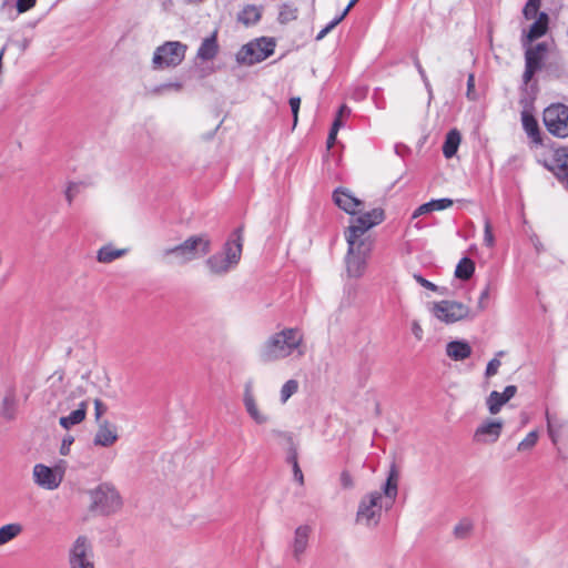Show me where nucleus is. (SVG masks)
I'll return each instance as SVG.
<instances>
[{"label":"nucleus","mask_w":568,"mask_h":568,"mask_svg":"<svg viewBox=\"0 0 568 568\" xmlns=\"http://www.w3.org/2000/svg\"><path fill=\"white\" fill-rule=\"evenodd\" d=\"M398 494V471L393 466L379 489L365 493L358 500L355 523L362 527L376 528L384 511L390 509Z\"/></svg>","instance_id":"obj_1"},{"label":"nucleus","mask_w":568,"mask_h":568,"mask_svg":"<svg viewBox=\"0 0 568 568\" xmlns=\"http://www.w3.org/2000/svg\"><path fill=\"white\" fill-rule=\"evenodd\" d=\"M305 355L304 334L301 329L286 327L271 334L258 347L257 356L262 363H275L288 357L301 358Z\"/></svg>","instance_id":"obj_2"},{"label":"nucleus","mask_w":568,"mask_h":568,"mask_svg":"<svg viewBox=\"0 0 568 568\" xmlns=\"http://www.w3.org/2000/svg\"><path fill=\"white\" fill-rule=\"evenodd\" d=\"M384 211L379 207L359 214L353 219L344 232L348 253L371 255L374 239L369 230L384 221Z\"/></svg>","instance_id":"obj_3"},{"label":"nucleus","mask_w":568,"mask_h":568,"mask_svg":"<svg viewBox=\"0 0 568 568\" xmlns=\"http://www.w3.org/2000/svg\"><path fill=\"white\" fill-rule=\"evenodd\" d=\"M243 244V230L239 227L232 232L221 251L205 261L207 271L217 276H223L233 271L241 261Z\"/></svg>","instance_id":"obj_4"},{"label":"nucleus","mask_w":568,"mask_h":568,"mask_svg":"<svg viewBox=\"0 0 568 568\" xmlns=\"http://www.w3.org/2000/svg\"><path fill=\"white\" fill-rule=\"evenodd\" d=\"M210 250L211 239L206 234H197L176 246L165 248L162 254L164 258L184 265L205 256Z\"/></svg>","instance_id":"obj_5"},{"label":"nucleus","mask_w":568,"mask_h":568,"mask_svg":"<svg viewBox=\"0 0 568 568\" xmlns=\"http://www.w3.org/2000/svg\"><path fill=\"white\" fill-rule=\"evenodd\" d=\"M427 311L436 321L446 325L474 320L476 316L469 305L455 300L429 302Z\"/></svg>","instance_id":"obj_6"},{"label":"nucleus","mask_w":568,"mask_h":568,"mask_svg":"<svg viewBox=\"0 0 568 568\" xmlns=\"http://www.w3.org/2000/svg\"><path fill=\"white\" fill-rule=\"evenodd\" d=\"M69 568H97L95 554L92 540L84 536H78L68 548Z\"/></svg>","instance_id":"obj_7"},{"label":"nucleus","mask_w":568,"mask_h":568,"mask_svg":"<svg viewBox=\"0 0 568 568\" xmlns=\"http://www.w3.org/2000/svg\"><path fill=\"white\" fill-rule=\"evenodd\" d=\"M187 47L180 41H166L159 45L152 57L154 70L175 68L185 58Z\"/></svg>","instance_id":"obj_8"},{"label":"nucleus","mask_w":568,"mask_h":568,"mask_svg":"<svg viewBox=\"0 0 568 568\" xmlns=\"http://www.w3.org/2000/svg\"><path fill=\"white\" fill-rule=\"evenodd\" d=\"M64 474V462H60L53 467L38 463L32 467V481L39 488L52 491L60 487L63 481Z\"/></svg>","instance_id":"obj_9"},{"label":"nucleus","mask_w":568,"mask_h":568,"mask_svg":"<svg viewBox=\"0 0 568 568\" xmlns=\"http://www.w3.org/2000/svg\"><path fill=\"white\" fill-rule=\"evenodd\" d=\"M90 496L93 506L104 515L118 513L123 504L116 488L108 483H103L91 490Z\"/></svg>","instance_id":"obj_10"},{"label":"nucleus","mask_w":568,"mask_h":568,"mask_svg":"<svg viewBox=\"0 0 568 568\" xmlns=\"http://www.w3.org/2000/svg\"><path fill=\"white\" fill-rule=\"evenodd\" d=\"M275 43L272 39L261 38L244 44L236 53V61L252 65L273 54Z\"/></svg>","instance_id":"obj_11"},{"label":"nucleus","mask_w":568,"mask_h":568,"mask_svg":"<svg viewBox=\"0 0 568 568\" xmlns=\"http://www.w3.org/2000/svg\"><path fill=\"white\" fill-rule=\"evenodd\" d=\"M242 402L247 416L255 425L263 426L272 420L271 414L256 397L251 381L244 384Z\"/></svg>","instance_id":"obj_12"},{"label":"nucleus","mask_w":568,"mask_h":568,"mask_svg":"<svg viewBox=\"0 0 568 568\" xmlns=\"http://www.w3.org/2000/svg\"><path fill=\"white\" fill-rule=\"evenodd\" d=\"M544 123L552 135L558 138L568 136V106L556 103L546 108Z\"/></svg>","instance_id":"obj_13"},{"label":"nucleus","mask_w":568,"mask_h":568,"mask_svg":"<svg viewBox=\"0 0 568 568\" xmlns=\"http://www.w3.org/2000/svg\"><path fill=\"white\" fill-rule=\"evenodd\" d=\"M525 71L523 74L524 83L527 84L534 74L542 68L544 60L548 52L546 42L536 45L528 44L525 47Z\"/></svg>","instance_id":"obj_14"},{"label":"nucleus","mask_w":568,"mask_h":568,"mask_svg":"<svg viewBox=\"0 0 568 568\" xmlns=\"http://www.w3.org/2000/svg\"><path fill=\"white\" fill-rule=\"evenodd\" d=\"M504 422L500 418H486L475 429L473 440L480 445L495 444L503 433Z\"/></svg>","instance_id":"obj_15"},{"label":"nucleus","mask_w":568,"mask_h":568,"mask_svg":"<svg viewBox=\"0 0 568 568\" xmlns=\"http://www.w3.org/2000/svg\"><path fill=\"white\" fill-rule=\"evenodd\" d=\"M120 438L119 428L109 419L99 420L97 429L92 437V444L95 447L110 448Z\"/></svg>","instance_id":"obj_16"},{"label":"nucleus","mask_w":568,"mask_h":568,"mask_svg":"<svg viewBox=\"0 0 568 568\" xmlns=\"http://www.w3.org/2000/svg\"><path fill=\"white\" fill-rule=\"evenodd\" d=\"M312 534L313 528L310 525H300L295 528L290 546L295 562H302L305 557Z\"/></svg>","instance_id":"obj_17"},{"label":"nucleus","mask_w":568,"mask_h":568,"mask_svg":"<svg viewBox=\"0 0 568 568\" xmlns=\"http://www.w3.org/2000/svg\"><path fill=\"white\" fill-rule=\"evenodd\" d=\"M333 201L341 210L351 215L359 214L364 209L363 201L348 189H336L333 193Z\"/></svg>","instance_id":"obj_18"},{"label":"nucleus","mask_w":568,"mask_h":568,"mask_svg":"<svg viewBox=\"0 0 568 568\" xmlns=\"http://www.w3.org/2000/svg\"><path fill=\"white\" fill-rule=\"evenodd\" d=\"M517 393L514 385L507 386L504 392L493 390L486 398V406L490 415H497L503 406L507 404Z\"/></svg>","instance_id":"obj_19"},{"label":"nucleus","mask_w":568,"mask_h":568,"mask_svg":"<svg viewBox=\"0 0 568 568\" xmlns=\"http://www.w3.org/2000/svg\"><path fill=\"white\" fill-rule=\"evenodd\" d=\"M369 255L348 253L345 254V268L348 277L358 278L364 275Z\"/></svg>","instance_id":"obj_20"},{"label":"nucleus","mask_w":568,"mask_h":568,"mask_svg":"<svg viewBox=\"0 0 568 568\" xmlns=\"http://www.w3.org/2000/svg\"><path fill=\"white\" fill-rule=\"evenodd\" d=\"M548 16L545 12L538 14L537 20L530 26L528 32L524 34L521 42L524 47L530 44L534 40L541 38L548 30Z\"/></svg>","instance_id":"obj_21"},{"label":"nucleus","mask_w":568,"mask_h":568,"mask_svg":"<svg viewBox=\"0 0 568 568\" xmlns=\"http://www.w3.org/2000/svg\"><path fill=\"white\" fill-rule=\"evenodd\" d=\"M128 247H116L112 243L102 245L97 251V261L101 264H110L115 260L122 258L129 253Z\"/></svg>","instance_id":"obj_22"},{"label":"nucleus","mask_w":568,"mask_h":568,"mask_svg":"<svg viewBox=\"0 0 568 568\" xmlns=\"http://www.w3.org/2000/svg\"><path fill=\"white\" fill-rule=\"evenodd\" d=\"M446 355L455 362L467 359L471 355V346L464 339H456L447 343Z\"/></svg>","instance_id":"obj_23"},{"label":"nucleus","mask_w":568,"mask_h":568,"mask_svg":"<svg viewBox=\"0 0 568 568\" xmlns=\"http://www.w3.org/2000/svg\"><path fill=\"white\" fill-rule=\"evenodd\" d=\"M88 403L82 400L78 404L77 408L67 416H61L59 424L64 429H70L72 426L82 423L87 416Z\"/></svg>","instance_id":"obj_24"},{"label":"nucleus","mask_w":568,"mask_h":568,"mask_svg":"<svg viewBox=\"0 0 568 568\" xmlns=\"http://www.w3.org/2000/svg\"><path fill=\"white\" fill-rule=\"evenodd\" d=\"M219 52L216 32L205 38L197 49L196 57L203 61L213 60Z\"/></svg>","instance_id":"obj_25"},{"label":"nucleus","mask_w":568,"mask_h":568,"mask_svg":"<svg viewBox=\"0 0 568 568\" xmlns=\"http://www.w3.org/2000/svg\"><path fill=\"white\" fill-rule=\"evenodd\" d=\"M521 123L525 132L532 140V142L540 143L541 138L538 122L529 111L524 110L521 112Z\"/></svg>","instance_id":"obj_26"},{"label":"nucleus","mask_w":568,"mask_h":568,"mask_svg":"<svg viewBox=\"0 0 568 568\" xmlns=\"http://www.w3.org/2000/svg\"><path fill=\"white\" fill-rule=\"evenodd\" d=\"M546 420H547V433H548V436L550 437L551 443L555 446H558L559 440H560L561 435H562V430L566 427V422L554 420L548 412L546 413Z\"/></svg>","instance_id":"obj_27"},{"label":"nucleus","mask_w":568,"mask_h":568,"mask_svg":"<svg viewBox=\"0 0 568 568\" xmlns=\"http://www.w3.org/2000/svg\"><path fill=\"white\" fill-rule=\"evenodd\" d=\"M460 133L457 130L454 129L447 133L445 143L443 145V153L445 158L450 159L456 154L460 144Z\"/></svg>","instance_id":"obj_28"},{"label":"nucleus","mask_w":568,"mask_h":568,"mask_svg":"<svg viewBox=\"0 0 568 568\" xmlns=\"http://www.w3.org/2000/svg\"><path fill=\"white\" fill-rule=\"evenodd\" d=\"M22 532V526L19 523H11L0 527V546L8 544Z\"/></svg>","instance_id":"obj_29"},{"label":"nucleus","mask_w":568,"mask_h":568,"mask_svg":"<svg viewBox=\"0 0 568 568\" xmlns=\"http://www.w3.org/2000/svg\"><path fill=\"white\" fill-rule=\"evenodd\" d=\"M300 389L298 381L291 378L287 379L280 388L278 400L282 405H285L290 398L295 395Z\"/></svg>","instance_id":"obj_30"},{"label":"nucleus","mask_w":568,"mask_h":568,"mask_svg":"<svg viewBox=\"0 0 568 568\" xmlns=\"http://www.w3.org/2000/svg\"><path fill=\"white\" fill-rule=\"evenodd\" d=\"M475 272V263L468 258L464 257L459 261L455 270V276L459 280H469Z\"/></svg>","instance_id":"obj_31"},{"label":"nucleus","mask_w":568,"mask_h":568,"mask_svg":"<svg viewBox=\"0 0 568 568\" xmlns=\"http://www.w3.org/2000/svg\"><path fill=\"white\" fill-rule=\"evenodd\" d=\"M260 18L261 11L255 6H246L239 14V20L245 26L254 24Z\"/></svg>","instance_id":"obj_32"},{"label":"nucleus","mask_w":568,"mask_h":568,"mask_svg":"<svg viewBox=\"0 0 568 568\" xmlns=\"http://www.w3.org/2000/svg\"><path fill=\"white\" fill-rule=\"evenodd\" d=\"M539 439V434L537 430L529 432L526 437L519 442L517 445V452L519 453H528L532 450Z\"/></svg>","instance_id":"obj_33"},{"label":"nucleus","mask_w":568,"mask_h":568,"mask_svg":"<svg viewBox=\"0 0 568 568\" xmlns=\"http://www.w3.org/2000/svg\"><path fill=\"white\" fill-rule=\"evenodd\" d=\"M471 520L464 518L454 527V535L456 538L464 539L467 538L473 530Z\"/></svg>","instance_id":"obj_34"},{"label":"nucleus","mask_w":568,"mask_h":568,"mask_svg":"<svg viewBox=\"0 0 568 568\" xmlns=\"http://www.w3.org/2000/svg\"><path fill=\"white\" fill-rule=\"evenodd\" d=\"M554 158L559 169L568 170V146H561L554 150Z\"/></svg>","instance_id":"obj_35"},{"label":"nucleus","mask_w":568,"mask_h":568,"mask_svg":"<svg viewBox=\"0 0 568 568\" xmlns=\"http://www.w3.org/2000/svg\"><path fill=\"white\" fill-rule=\"evenodd\" d=\"M80 190H81V183L73 182V181L68 182L65 190H64V197L69 205L72 204L73 200L80 193Z\"/></svg>","instance_id":"obj_36"},{"label":"nucleus","mask_w":568,"mask_h":568,"mask_svg":"<svg viewBox=\"0 0 568 568\" xmlns=\"http://www.w3.org/2000/svg\"><path fill=\"white\" fill-rule=\"evenodd\" d=\"M48 383L49 387L52 389V393L55 395L57 393L61 392L64 387L63 375L61 373L55 372L49 377Z\"/></svg>","instance_id":"obj_37"},{"label":"nucleus","mask_w":568,"mask_h":568,"mask_svg":"<svg viewBox=\"0 0 568 568\" xmlns=\"http://www.w3.org/2000/svg\"><path fill=\"white\" fill-rule=\"evenodd\" d=\"M540 1L541 0H528L527 1L526 6L523 10L524 17L527 20L534 19L537 16L538 9L540 7Z\"/></svg>","instance_id":"obj_38"},{"label":"nucleus","mask_w":568,"mask_h":568,"mask_svg":"<svg viewBox=\"0 0 568 568\" xmlns=\"http://www.w3.org/2000/svg\"><path fill=\"white\" fill-rule=\"evenodd\" d=\"M339 485L345 490H351L355 487V481L352 474L348 470H343L339 474Z\"/></svg>","instance_id":"obj_39"},{"label":"nucleus","mask_w":568,"mask_h":568,"mask_svg":"<svg viewBox=\"0 0 568 568\" xmlns=\"http://www.w3.org/2000/svg\"><path fill=\"white\" fill-rule=\"evenodd\" d=\"M432 212L434 211H443L453 205V200L450 199H438V200H432L428 202Z\"/></svg>","instance_id":"obj_40"},{"label":"nucleus","mask_w":568,"mask_h":568,"mask_svg":"<svg viewBox=\"0 0 568 568\" xmlns=\"http://www.w3.org/2000/svg\"><path fill=\"white\" fill-rule=\"evenodd\" d=\"M484 243L488 247H491L495 244V237L493 234L491 224H490L489 220H487V219L485 220V225H484Z\"/></svg>","instance_id":"obj_41"},{"label":"nucleus","mask_w":568,"mask_h":568,"mask_svg":"<svg viewBox=\"0 0 568 568\" xmlns=\"http://www.w3.org/2000/svg\"><path fill=\"white\" fill-rule=\"evenodd\" d=\"M466 97L470 101H476L478 99V93L475 90V75L473 73L468 74Z\"/></svg>","instance_id":"obj_42"},{"label":"nucleus","mask_w":568,"mask_h":568,"mask_svg":"<svg viewBox=\"0 0 568 568\" xmlns=\"http://www.w3.org/2000/svg\"><path fill=\"white\" fill-rule=\"evenodd\" d=\"M414 280L423 287L432 291V292H439L440 294H443L444 292H442L440 287H438L437 285H435L434 283L429 282L428 280L424 278L422 275L419 274H414L413 275Z\"/></svg>","instance_id":"obj_43"},{"label":"nucleus","mask_w":568,"mask_h":568,"mask_svg":"<svg viewBox=\"0 0 568 568\" xmlns=\"http://www.w3.org/2000/svg\"><path fill=\"white\" fill-rule=\"evenodd\" d=\"M500 365H501V362L497 357L490 359L486 367V372H485L486 377L489 378V377L495 376L498 373Z\"/></svg>","instance_id":"obj_44"},{"label":"nucleus","mask_w":568,"mask_h":568,"mask_svg":"<svg viewBox=\"0 0 568 568\" xmlns=\"http://www.w3.org/2000/svg\"><path fill=\"white\" fill-rule=\"evenodd\" d=\"M290 462L293 465L295 480L302 485L304 483V477H303V473L298 466L297 458H296L295 454L290 457Z\"/></svg>","instance_id":"obj_45"},{"label":"nucleus","mask_w":568,"mask_h":568,"mask_svg":"<svg viewBox=\"0 0 568 568\" xmlns=\"http://www.w3.org/2000/svg\"><path fill=\"white\" fill-rule=\"evenodd\" d=\"M300 105H301V99L298 97H293L290 99V106H291L293 118H294V125H296L297 120H298Z\"/></svg>","instance_id":"obj_46"},{"label":"nucleus","mask_w":568,"mask_h":568,"mask_svg":"<svg viewBox=\"0 0 568 568\" xmlns=\"http://www.w3.org/2000/svg\"><path fill=\"white\" fill-rule=\"evenodd\" d=\"M37 0H17V10L23 13L36 6Z\"/></svg>","instance_id":"obj_47"},{"label":"nucleus","mask_w":568,"mask_h":568,"mask_svg":"<svg viewBox=\"0 0 568 568\" xmlns=\"http://www.w3.org/2000/svg\"><path fill=\"white\" fill-rule=\"evenodd\" d=\"M489 294H490V290H489V286H486L479 297H478V304H477V307L479 311H484L486 308V301L489 298Z\"/></svg>","instance_id":"obj_48"},{"label":"nucleus","mask_w":568,"mask_h":568,"mask_svg":"<svg viewBox=\"0 0 568 568\" xmlns=\"http://www.w3.org/2000/svg\"><path fill=\"white\" fill-rule=\"evenodd\" d=\"M94 409H95V420H97V424H99V420H103L102 415L105 413L106 407L100 399H95L94 400Z\"/></svg>","instance_id":"obj_49"},{"label":"nucleus","mask_w":568,"mask_h":568,"mask_svg":"<svg viewBox=\"0 0 568 568\" xmlns=\"http://www.w3.org/2000/svg\"><path fill=\"white\" fill-rule=\"evenodd\" d=\"M295 18H296V10L292 9L290 7H285L280 13V19L282 22L288 21V20L295 19Z\"/></svg>","instance_id":"obj_50"},{"label":"nucleus","mask_w":568,"mask_h":568,"mask_svg":"<svg viewBox=\"0 0 568 568\" xmlns=\"http://www.w3.org/2000/svg\"><path fill=\"white\" fill-rule=\"evenodd\" d=\"M410 329H412V333L413 335L415 336V338L417 341H422L423 337H424V331H423V327L422 325L419 324V322L417 321H413L412 322V325H410Z\"/></svg>","instance_id":"obj_51"},{"label":"nucleus","mask_w":568,"mask_h":568,"mask_svg":"<svg viewBox=\"0 0 568 568\" xmlns=\"http://www.w3.org/2000/svg\"><path fill=\"white\" fill-rule=\"evenodd\" d=\"M13 405H14V399L12 396H6L4 399H3V406H4V410H3V414L7 416V417H11L12 416V408H13Z\"/></svg>","instance_id":"obj_52"},{"label":"nucleus","mask_w":568,"mask_h":568,"mask_svg":"<svg viewBox=\"0 0 568 568\" xmlns=\"http://www.w3.org/2000/svg\"><path fill=\"white\" fill-rule=\"evenodd\" d=\"M73 443V437L72 436H65L62 440V444H61V447H60V454L65 456L69 454L70 452V446L72 445Z\"/></svg>","instance_id":"obj_53"},{"label":"nucleus","mask_w":568,"mask_h":568,"mask_svg":"<svg viewBox=\"0 0 568 568\" xmlns=\"http://www.w3.org/2000/svg\"><path fill=\"white\" fill-rule=\"evenodd\" d=\"M430 212H432V209H430V206H429V204H428V202H427V203H424V204H422L420 206H418V207L414 211V213H413V216H412V217H413V219H417L418 216H420V215H423V214L430 213Z\"/></svg>","instance_id":"obj_54"},{"label":"nucleus","mask_w":568,"mask_h":568,"mask_svg":"<svg viewBox=\"0 0 568 568\" xmlns=\"http://www.w3.org/2000/svg\"><path fill=\"white\" fill-rule=\"evenodd\" d=\"M430 212H432V209H430V206H429V204H428V202H427V203H424V204H422L420 206H418V207L414 211V213H413V216H412V217H413V219H417L418 216H420V215H423V214L430 213Z\"/></svg>","instance_id":"obj_55"},{"label":"nucleus","mask_w":568,"mask_h":568,"mask_svg":"<svg viewBox=\"0 0 568 568\" xmlns=\"http://www.w3.org/2000/svg\"><path fill=\"white\" fill-rule=\"evenodd\" d=\"M345 16L342 13L339 17L335 18L332 22H329L325 28L324 31L328 33L331 30H333L343 19Z\"/></svg>","instance_id":"obj_56"},{"label":"nucleus","mask_w":568,"mask_h":568,"mask_svg":"<svg viewBox=\"0 0 568 568\" xmlns=\"http://www.w3.org/2000/svg\"><path fill=\"white\" fill-rule=\"evenodd\" d=\"M345 16L342 13L339 17L335 18L332 22H329L325 28L324 31L328 33L331 30H333L343 19Z\"/></svg>","instance_id":"obj_57"},{"label":"nucleus","mask_w":568,"mask_h":568,"mask_svg":"<svg viewBox=\"0 0 568 568\" xmlns=\"http://www.w3.org/2000/svg\"><path fill=\"white\" fill-rule=\"evenodd\" d=\"M337 133H338V131H336L335 129L331 128V131H329V134H328V138H327V142H326L327 149H331L334 145Z\"/></svg>","instance_id":"obj_58"},{"label":"nucleus","mask_w":568,"mask_h":568,"mask_svg":"<svg viewBox=\"0 0 568 568\" xmlns=\"http://www.w3.org/2000/svg\"><path fill=\"white\" fill-rule=\"evenodd\" d=\"M161 89L180 91L182 89V84L179 82L168 83V84L162 85Z\"/></svg>","instance_id":"obj_59"},{"label":"nucleus","mask_w":568,"mask_h":568,"mask_svg":"<svg viewBox=\"0 0 568 568\" xmlns=\"http://www.w3.org/2000/svg\"><path fill=\"white\" fill-rule=\"evenodd\" d=\"M349 114H351V109L345 104H343L337 112V116H341V118L348 116Z\"/></svg>","instance_id":"obj_60"},{"label":"nucleus","mask_w":568,"mask_h":568,"mask_svg":"<svg viewBox=\"0 0 568 568\" xmlns=\"http://www.w3.org/2000/svg\"><path fill=\"white\" fill-rule=\"evenodd\" d=\"M342 126H343L342 118L336 115L332 128L335 129L336 131H338Z\"/></svg>","instance_id":"obj_61"},{"label":"nucleus","mask_w":568,"mask_h":568,"mask_svg":"<svg viewBox=\"0 0 568 568\" xmlns=\"http://www.w3.org/2000/svg\"><path fill=\"white\" fill-rule=\"evenodd\" d=\"M416 67H417V69H418L419 74L422 75V78H423V80H424L425 84L428 87V85H429V84H428V80H427V78H426L425 71H424V69L422 68L420 63H418V62H417V63H416Z\"/></svg>","instance_id":"obj_62"},{"label":"nucleus","mask_w":568,"mask_h":568,"mask_svg":"<svg viewBox=\"0 0 568 568\" xmlns=\"http://www.w3.org/2000/svg\"><path fill=\"white\" fill-rule=\"evenodd\" d=\"M358 0H351L349 3L347 4V7L345 8V10L342 12L345 17L346 14L348 13V11L355 6V3L357 2Z\"/></svg>","instance_id":"obj_63"},{"label":"nucleus","mask_w":568,"mask_h":568,"mask_svg":"<svg viewBox=\"0 0 568 568\" xmlns=\"http://www.w3.org/2000/svg\"><path fill=\"white\" fill-rule=\"evenodd\" d=\"M327 33L324 31V29H322L318 34L316 36V39L317 40H322Z\"/></svg>","instance_id":"obj_64"}]
</instances>
